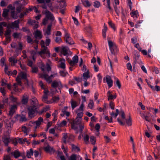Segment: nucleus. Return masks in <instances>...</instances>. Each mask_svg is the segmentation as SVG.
<instances>
[{
  "instance_id": "60",
  "label": "nucleus",
  "mask_w": 160,
  "mask_h": 160,
  "mask_svg": "<svg viewBox=\"0 0 160 160\" xmlns=\"http://www.w3.org/2000/svg\"><path fill=\"white\" fill-rule=\"evenodd\" d=\"M143 21L142 20H141L140 21H138L137 22V23L136 24V25L135 26V27L136 28H138V27H139L140 26V24H141V23H142Z\"/></svg>"
},
{
  "instance_id": "33",
  "label": "nucleus",
  "mask_w": 160,
  "mask_h": 160,
  "mask_svg": "<svg viewBox=\"0 0 160 160\" xmlns=\"http://www.w3.org/2000/svg\"><path fill=\"white\" fill-rule=\"evenodd\" d=\"M11 16L12 18L14 19H16L18 18V13L14 10L11 12Z\"/></svg>"
},
{
  "instance_id": "31",
  "label": "nucleus",
  "mask_w": 160,
  "mask_h": 160,
  "mask_svg": "<svg viewBox=\"0 0 160 160\" xmlns=\"http://www.w3.org/2000/svg\"><path fill=\"white\" fill-rule=\"evenodd\" d=\"M31 11V9L30 8H27L25 12L20 13L19 15V17L20 18H22L24 15H26L27 13H28Z\"/></svg>"
},
{
  "instance_id": "9",
  "label": "nucleus",
  "mask_w": 160,
  "mask_h": 160,
  "mask_svg": "<svg viewBox=\"0 0 160 160\" xmlns=\"http://www.w3.org/2000/svg\"><path fill=\"white\" fill-rule=\"evenodd\" d=\"M108 41L109 49L111 53H113L114 50L117 48V46L114 42H112L109 38H108Z\"/></svg>"
},
{
  "instance_id": "36",
  "label": "nucleus",
  "mask_w": 160,
  "mask_h": 160,
  "mask_svg": "<svg viewBox=\"0 0 160 160\" xmlns=\"http://www.w3.org/2000/svg\"><path fill=\"white\" fill-rule=\"evenodd\" d=\"M2 140L5 145L7 146L9 142L10 138L9 137L4 136Z\"/></svg>"
},
{
  "instance_id": "4",
  "label": "nucleus",
  "mask_w": 160,
  "mask_h": 160,
  "mask_svg": "<svg viewBox=\"0 0 160 160\" xmlns=\"http://www.w3.org/2000/svg\"><path fill=\"white\" fill-rule=\"evenodd\" d=\"M28 76V75L26 71L21 72L16 78L18 84L20 85L21 84V79H26Z\"/></svg>"
},
{
  "instance_id": "50",
  "label": "nucleus",
  "mask_w": 160,
  "mask_h": 160,
  "mask_svg": "<svg viewBox=\"0 0 160 160\" xmlns=\"http://www.w3.org/2000/svg\"><path fill=\"white\" fill-rule=\"evenodd\" d=\"M90 141L92 144L95 145L96 142L95 137L93 136H91L90 137Z\"/></svg>"
},
{
  "instance_id": "10",
  "label": "nucleus",
  "mask_w": 160,
  "mask_h": 160,
  "mask_svg": "<svg viewBox=\"0 0 160 160\" xmlns=\"http://www.w3.org/2000/svg\"><path fill=\"white\" fill-rule=\"evenodd\" d=\"M19 21L18 20H16L13 22L9 23L7 25V28H11L12 29L17 28H19Z\"/></svg>"
},
{
  "instance_id": "41",
  "label": "nucleus",
  "mask_w": 160,
  "mask_h": 160,
  "mask_svg": "<svg viewBox=\"0 0 160 160\" xmlns=\"http://www.w3.org/2000/svg\"><path fill=\"white\" fill-rule=\"evenodd\" d=\"M100 5V2L98 1H95L93 3V6L95 8H99Z\"/></svg>"
},
{
  "instance_id": "1",
  "label": "nucleus",
  "mask_w": 160,
  "mask_h": 160,
  "mask_svg": "<svg viewBox=\"0 0 160 160\" xmlns=\"http://www.w3.org/2000/svg\"><path fill=\"white\" fill-rule=\"evenodd\" d=\"M51 64V62L50 61L47 63L46 65L45 66L44 64L42 62H40L39 64V66L41 69L42 71L43 72L42 73H39V77L42 78H43L46 80V81L48 83H50L52 81V79L51 78H53L55 76L57 75V74H52L50 76L46 73L45 71L47 72H49L51 71V68L50 65Z\"/></svg>"
},
{
  "instance_id": "59",
  "label": "nucleus",
  "mask_w": 160,
  "mask_h": 160,
  "mask_svg": "<svg viewBox=\"0 0 160 160\" xmlns=\"http://www.w3.org/2000/svg\"><path fill=\"white\" fill-rule=\"evenodd\" d=\"M76 112L77 113V116L76 118H80V119H82V117L83 116V112H78V111Z\"/></svg>"
},
{
  "instance_id": "15",
  "label": "nucleus",
  "mask_w": 160,
  "mask_h": 160,
  "mask_svg": "<svg viewBox=\"0 0 160 160\" xmlns=\"http://www.w3.org/2000/svg\"><path fill=\"white\" fill-rule=\"evenodd\" d=\"M106 82L109 88L111 87L113 85V81L109 76L107 75L105 77Z\"/></svg>"
},
{
  "instance_id": "47",
  "label": "nucleus",
  "mask_w": 160,
  "mask_h": 160,
  "mask_svg": "<svg viewBox=\"0 0 160 160\" xmlns=\"http://www.w3.org/2000/svg\"><path fill=\"white\" fill-rule=\"evenodd\" d=\"M2 102L3 104L6 106H8L9 104V103L8 101V98H5L3 99Z\"/></svg>"
},
{
  "instance_id": "44",
  "label": "nucleus",
  "mask_w": 160,
  "mask_h": 160,
  "mask_svg": "<svg viewBox=\"0 0 160 160\" xmlns=\"http://www.w3.org/2000/svg\"><path fill=\"white\" fill-rule=\"evenodd\" d=\"M89 136L88 135L86 134L84 135L83 137V139L84 140L85 142V143L88 144L89 143Z\"/></svg>"
},
{
  "instance_id": "43",
  "label": "nucleus",
  "mask_w": 160,
  "mask_h": 160,
  "mask_svg": "<svg viewBox=\"0 0 160 160\" xmlns=\"http://www.w3.org/2000/svg\"><path fill=\"white\" fill-rule=\"evenodd\" d=\"M107 4L106 5L105 3H104L106 7L108 8L109 10H111V7L110 6L111 1L110 0H106Z\"/></svg>"
},
{
  "instance_id": "12",
  "label": "nucleus",
  "mask_w": 160,
  "mask_h": 160,
  "mask_svg": "<svg viewBox=\"0 0 160 160\" xmlns=\"http://www.w3.org/2000/svg\"><path fill=\"white\" fill-rule=\"evenodd\" d=\"M43 121V119L41 117H39L38 120L35 121L33 122L34 124H35L36 126L34 127L35 129V131H36V129L41 124V123Z\"/></svg>"
},
{
  "instance_id": "2",
  "label": "nucleus",
  "mask_w": 160,
  "mask_h": 160,
  "mask_svg": "<svg viewBox=\"0 0 160 160\" xmlns=\"http://www.w3.org/2000/svg\"><path fill=\"white\" fill-rule=\"evenodd\" d=\"M31 103L33 105L29 107L28 108V111L29 117L32 118L35 116L36 107L38 104V101L35 97L32 98Z\"/></svg>"
},
{
  "instance_id": "13",
  "label": "nucleus",
  "mask_w": 160,
  "mask_h": 160,
  "mask_svg": "<svg viewBox=\"0 0 160 160\" xmlns=\"http://www.w3.org/2000/svg\"><path fill=\"white\" fill-rule=\"evenodd\" d=\"M61 54L64 56H66L68 54V52H70L69 48L67 47H62L60 49Z\"/></svg>"
},
{
  "instance_id": "54",
  "label": "nucleus",
  "mask_w": 160,
  "mask_h": 160,
  "mask_svg": "<svg viewBox=\"0 0 160 160\" xmlns=\"http://www.w3.org/2000/svg\"><path fill=\"white\" fill-rule=\"evenodd\" d=\"M10 28H7L5 32V33L4 34L5 36H10V34L11 32V30Z\"/></svg>"
},
{
  "instance_id": "40",
  "label": "nucleus",
  "mask_w": 160,
  "mask_h": 160,
  "mask_svg": "<svg viewBox=\"0 0 160 160\" xmlns=\"http://www.w3.org/2000/svg\"><path fill=\"white\" fill-rule=\"evenodd\" d=\"M71 105L72 110L78 106V103L76 101L72 100L71 101Z\"/></svg>"
},
{
  "instance_id": "38",
  "label": "nucleus",
  "mask_w": 160,
  "mask_h": 160,
  "mask_svg": "<svg viewBox=\"0 0 160 160\" xmlns=\"http://www.w3.org/2000/svg\"><path fill=\"white\" fill-rule=\"evenodd\" d=\"M48 95H45L43 96L42 98V101L45 103H52V102L50 101H48L47 100Z\"/></svg>"
},
{
  "instance_id": "24",
  "label": "nucleus",
  "mask_w": 160,
  "mask_h": 160,
  "mask_svg": "<svg viewBox=\"0 0 160 160\" xmlns=\"http://www.w3.org/2000/svg\"><path fill=\"white\" fill-rule=\"evenodd\" d=\"M130 15L135 20H136L137 19L139 16L138 12L137 10L134 12L133 11L131 12Z\"/></svg>"
},
{
  "instance_id": "46",
  "label": "nucleus",
  "mask_w": 160,
  "mask_h": 160,
  "mask_svg": "<svg viewBox=\"0 0 160 160\" xmlns=\"http://www.w3.org/2000/svg\"><path fill=\"white\" fill-rule=\"evenodd\" d=\"M83 4L85 7H89L91 6V3L88 0H86L83 2Z\"/></svg>"
},
{
  "instance_id": "5",
  "label": "nucleus",
  "mask_w": 160,
  "mask_h": 160,
  "mask_svg": "<svg viewBox=\"0 0 160 160\" xmlns=\"http://www.w3.org/2000/svg\"><path fill=\"white\" fill-rule=\"evenodd\" d=\"M82 119L80 118H76L71 124L72 128L77 130L78 128L79 125L81 124Z\"/></svg>"
},
{
  "instance_id": "57",
  "label": "nucleus",
  "mask_w": 160,
  "mask_h": 160,
  "mask_svg": "<svg viewBox=\"0 0 160 160\" xmlns=\"http://www.w3.org/2000/svg\"><path fill=\"white\" fill-rule=\"evenodd\" d=\"M60 74L62 77H64L67 75L68 74L67 72L65 70L61 71H60Z\"/></svg>"
},
{
  "instance_id": "6",
  "label": "nucleus",
  "mask_w": 160,
  "mask_h": 160,
  "mask_svg": "<svg viewBox=\"0 0 160 160\" xmlns=\"http://www.w3.org/2000/svg\"><path fill=\"white\" fill-rule=\"evenodd\" d=\"M65 36L64 37L66 42L70 45H72L74 43V42L70 36V35L67 32V31L64 30Z\"/></svg>"
},
{
  "instance_id": "42",
  "label": "nucleus",
  "mask_w": 160,
  "mask_h": 160,
  "mask_svg": "<svg viewBox=\"0 0 160 160\" xmlns=\"http://www.w3.org/2000/svg\"><path fill=\"white\" fill-rule=\"evenodd\" d=\"M71 146L72 149L73 151L75 152H78L80 151V148L77 146H75V145L73 144H72Z\"/></svg>"
},
{
  "instance_id": "61",
  "label": "nucleus",
  "mask_w": 160,
  "mask_h": 160,
  "mask_svg": "<svg viewBox=\"0 0 160 160\" xmlns=\"http://www.w3.org/2000/svg\"><path fill=\"white\" fill-rule=\"evenodd\" d=\"M18 61L19 62V64L20 66V67L23 70L25 71H26V67L25 65H24L22 64L21 63V62L19 61V60H18Z\"/></svg>"
},
{
  "instance_id": "52",
  "label": "nucleus",
  "mask_w": 160,
  "mask_h": 160,
  "mask_svg": "<svg viewBox=\"0 0 160 160\" xmlns=\"http://www.w3.org/2000/svg\"><path fill=\"white\" fill-rule=\"evenodd\" d=\"M119 113V110L118 109H116V112L115 113H114V112H112L110 113V115L112 117H114L115 118H116Z\"/></svg>"
},
{
  "instance_id": "37",
  "label": "nucleus",
  "mask_w": 160,
  "mask_h": 160,
  "mask_svg": "<svg viewBox=\"0 0 160 160\" xmlns=\"http://www.w3.org/2000/svg\"><path fill=\"white\" fill-rule=\"evenodd\" d=\"M70 114V113L69 112L66 111L65 110H62V113L61 114V116H63L66 115L67 117H68L69 116Z\"/></svg>"
},
{
  "instance_id": "11",
  "label": "nucleus",
  "mask_w": 160,
  "mask_h": 160,
  "mask_svg": "<svg viewBox=\"0 0 160 160\" xmlns=\"http://www.w3.org/2000/svg\"><path fill=\"white\" fill-rule=\"evenodd\" d=\"M52 87L55 88H62V86L60 81L59 80H54L53 81L52 83Z\"/></svg>"
},
{
  "instance_id": "48",
  "label": "nucleus",
  "mask_w": 160,
  "mask_h": 160,
  "mask_svg": "<svg viewBox=\"0 0 160 160\" xmlns=\"http://www.w3.org/2000/svg\"><path fill=\"white\" fill-rule=\"evenodd\" d=\"M19 120L21 122L25 121L27 120V119L24 115H19L18 116Z\"/></svg>"
},
{
  "instance_id": "29",
  "label": "nucleus",
  "mask_w": 160,
  "mask_h": 160,
  "mask_svg": "<svg viewBox=\"0 0 160 160\" xmlns=\"http://www.w3.org/2000/svg\"><path fill=\"white\" fill-rule=\"evenodd\" d=\"M28 95L27 94H24L22 100V103L24 104H26L28 102Z\"/></svg>"
},
{
  "instance_id": "16",
  "label": "nucleus",
  "mask_w": 160,
  "mask_h": 160,
  "mask_svg": "<svg viewBox=\"0 0 160 160\" xmlns=\"http://www.w3.org/2000/svg\"><path fill=\"white\" fill-rule=\"evenodd\" d=\"M19 143L21 144H24L26 142L27 144H29V142L28 141L26 138H18L17 139V143Z\"/></svg>"
},
{
  "instance_id": "51",
  "label": "nucleus",
  "mask_w": 160,
  "mask_h": 160,
  "mask_svg": "<svg viewBox=\"0 0 160 160\" xmlns=\"http://www.w3.org/2000/svg\"><path fill=\"white\" fill-rule=\"evenodd\" d=\"M100 128V125L98 123H97L96 124L95 127V128L97 132V135H98L99 134V130Z\"/></svg>"
},
{
  "instance_id": "17",
  "label": "nucleus",
  "mask_w": 160,
  "mask_h": 160,
  "mask_svg": "<svg viewBox=\"0 0 160 160\" xmlns=\"http://www.w3.org/2000/svg\"><path fill=\"white\" fill-rule=\"evenodd\" d=\"M9 10L7 9H4L3 10L2 13V16L7 20H9L10 18L8 16Z\"/></svg>"
},
{
  "instance_id": "27",
  "label": "nucleus",
  "mask_w": 160,
  "mask_h": 160,
  "mask_svg": "<svg viewBox=\"0 0 160 160\" xmlns=\"http://www.w3.org/2000/svg\"><path fill=\"white\" fill-rule=\"evenodd\" d=\"M110 91H108L107 92V96L108 98V100H112L116 98V95L112 94Z\"/></svg>"
},
{
  "instance_id": "18",
  "label": "nucleus",
  "mask_w": 160,
  "mask_h": 160,
  "mask_svg": "<svg viewBox=\"0 0 160 160\" xmlns=\"http://www.w3.org/2000/svg\"><path fill=\"white\" fill-rule=\"evenodd\" d=\"M17 109V106L16 105H14L12 106L10 108V110L9 112V115L12 116L14 113L15 110Z\"/></svg>"
},
{
  "instance_id": "26",
  "label": "nucleus",
  "mask_w": 160,
  "mask_h": 160,
  "mask_svg": "<svg viewBox=\"0 0 160 160\" xmlns=\"http://www.w3.org/2000/svg\"><path fill=\"white\" fill-rule=\"evenodd\" d=\"M35 37L36 38L41 39L42 38L41 32L38 30H36L34 32Z\"/></svg>"
},
{
  "instance_id": "64",
  "label": "nucleus",
  "mask_w": 160,
  "mask_h": 160,
  "mask_svg": "<svg viewBox=\"0 0 160 160\" xmlns=\"http://www.w3.org/2000/svg\"><path fill=\"white\" fill-rule=\"evenodd\" d=\"M108 24L109 26L111 27L114 30H115V25L112 23V21H110L108 22Z\"/></svg>"
},
{
  "instance_id": "19",
  "label": "nucleus",
  "mask_w": 160,
  "mask_h": 160,
  "mask_svg": "<svg viewBox=\"0 0 160 160\" xmlns=\"http://www.w3.org/2000/svg\"><path fill=\"white\" fill-rule=\"evenodd\" d=\"M5 127L8 129V132H9V131H10L11 130V128L12 124L11 122L8 119H6L5 120Z\"/></svg>"
},
{
  "instance_id": "30",
  "label": "nucleus",
  "mask_w": 160,
  "mask_h": 160,
  "mask_svg": "<svg viewBox=\"0 0 160 160\" xmlns=\"http://www.w3.org/2000/svg\"><path fill=\"white\" fill-rule=\"evenodd\" d=\"M62 135L63 137L62 142L63 143L66 144L67 143V139L68 138V136L67 134L66 133H63Z\"/></svg>"
},
{
  "instance_id": "22",
  "label": "nucleus",
  "mask_w": 160,
  "mask_h": 160,
  "mask_svg": "<svg viewBox=\"0 0 160 160\" xmlns=\"http://www.w3.org/2000/svg\"><path fill=\"white\" fill-rule=\"evenodd\" d=\"M22 131L24 133L25 136L27 135L29 132V128H27L25 126H22L21 127Z\"/></svg>"
},
{
  "instance_id": "34",
  "label": "nucleus",
  "mask_w": 160,
  "mask_h": 160,
  "mask_svg": "<svg viewBox=\"0 0 160 160\" xmlns=\"http://www.w3.org/2000/svg\"><path fill=\"white\" fill-rule=\"evenodd\" d=\"M9 61L12 63V65H14L18 61L14 57H12L9 58Z\"/></svg>"
},
{
  "instance_id": "62",
  "label": "nucleus",
  "mask_w": 160,
  "mask_h": 160,
  "mask_svg": "<svg viewBox=\"0 0 160 160\" xmlns=\"http://www.w3.org/2000/svg\"><path fill=\"white\" fill-rule=\"evenodd\" d=\"M10 99L12 102L18 103L17 98L14 97L13 96H11L10 97Z\"/></svg>"
},
{
  "instance_id": "25",
  "label": "nucleus",
  "mask_w": 160,
  "mask_h": 160,
  "mask_svg": "<svg viewBox=\"0 0 160 160\" xmlns=\"http://www.w3.org/2000/svg\"><path fill=\"white\" fill-rule=\"evenodd\" d=\"M60 63L59 67L63 69H65L66 68L65 64V60L64 59H61L60 60Z\"/></svg>"
},
{
  "instance_id": "32",
  "label": "nucleus",
  "mask_w": 160,
  "mask_h": 160,
  "mask_svg": "<svg viewBox=\"0 0 160 160\" xmlns=\"http://www.w3.org/2000/svg\"><path fill=\"white\" fill-rule=\"evenodd\" d=\"M80 156L78 155L73 154L70 157L69 160H76V159H79V158H80Z\"/></svg>"
},
{
  "instance_id": "63",
  "label": "nucleus",
  "mask_w": 160,
  "mask_h": 160,
  "mask_svg": "<svg viewBox=\"0 0 160 160\" xmlns=\"http://www.w3.org/2000/svg\"><path fill=\"white\" fill-rule=\"evenodd\" d=\"M27 41L28 43H30L31 44L33 43V41L32 39L29 36H27Z\"/></svg>"
},
{
  "instance_id": "45",
  "label": "nucleus",
  "mask_w": 160,
  "mask_h": 160,
  "mask_svg": "<svg viewBox=\"0 0 160 160\" xmlns=\"http://www.w3.org/2000/svg\"><path fill=\"white\" fill-rule=\"evenodd\" d=\"M94 102L93 100H90V102L88 104V107L91 109H92L93 108L94 106Z\"/></svg>"
},
{
  "instance_id": "39",
  "label": "nucleus",
  "mask_w": 160,
  "mask_h": 160,
  "mask_svg": "<svg viewBox=\"0 0 160 160\" xmlns=\"http://www.w3.org/2000/svg\"><path fill=\"white\" fill-rule=\"evenodd\" d=\"M61 148L62 150L63 151V152L66 156L67 157H68V155L67 152L68 151V148L67 147H65L63 145H62L61 146Z\"/></svg>"
},
{
  "instance_id": "14",
  "label": "nucleus",
  "mask_w": 160,
  "mask_h": 160,
  "mask_svg": "<svg viewBox=\"0 0 160 160\" xmlns=\"http://www.w3.org/2000/svg\"><path fill=\"white\" fill-rule=\"evenodd\" d=\"M45 14L46 15V18L48 19H49L52 21H53L54 19V18L53 15L48 11L46 10L45 11Z\"/></svg>"
},
{
  "instance_id": "20",
  "label": "nucleus",
  "mask_w": 160,
  "mask_h": 160,
  "mask_svg": "<svg viewBox=\"0 0 160 160\" xmlns=\"http://www.w3.org/2000/svg\"><path fill=\"white\" fill-rule=\"evenodd\" d=\"M44 150L47 152H54V150L53 148L50 146L49 145H48L46 146L44 148Z\"/></svg>"
},
{
  "instance_id": "23",
  "label": "nucleus",
  "mask_w": 160,
  "mask_h": 160,
  "mask_svg": "<svg viewBox=\"0 0 160 160\" xmlns=\"http://www.w3.org/2000/svg\"><path fill=\"white\" fill-rule=\"evenodd\" d=\"M90 77L89 75V72L88 71L84 72L82 76V79L83 81H87V79L89 78Z\"/></svg>"
},
{
  "instance_id": "53",
  "label": "nucleus",
  "mask_w": 160,
  "mask_h": 160,
  "mask_svg": "<svg viewBox=\"0 0 160 160\" xmlns=\"http://www.w3.org/2000/svg\"><path fill=\"white\" fill-rule=\"evenodd\" d=\"M55 42L58 43H60L62 42V40L60 37H56L55 38Z\"/></svg>"
},
{
  "instance_id": "35",
  "label": "nucleus",
  "mask_w": 160,
  "mask_h": 160,
  "mask_svg": "<svg viewBox=\"0 0 160 160\" xmlns=\"http://www.w3.org/2000/svg\"><path fill=\"white\" fill-rule=\"evenodd\" d=\"M74 136L70 135L68 137V138L67 139V143H68L69 144H70L71 142L73 141L74 140Z\"/></svg>"
},
{
  "instance_id": "55",
  "label": "nucleus",
  "mask_w": 160,
  "mask_h": 160,
  "mask_svg": "<svg viewBox=\"0 0 160 160\" xmlns=\"http://www.w3.org/2000/svg\"><path fill=\"white\" fill-rule=\"evenodd\" d=\"M7 0H2L0 2V6L2 7H5L8 4V2H6L5 1Z\"/></svg>"
},
{
  "instance_id": "3",
  "label": "nucleus",
  "mask_w": 160,
  "mask_h": 160,
  "mask_svg": "<svg viewBox=\"0 0 160 160\" xmlns=\"http://www.w3.org/2000/svg\"><path fill=\"white\" fill-rule=\"evenodd\" d=\"M40 45L42 47V49L41 51L38 52L39 54L42 58H44V55L46 54L49 57L50 55V53L48 50V48L45 46V42L42 40L40 42Z\"/></svg>"
},
{
  "instance_id": "58",
  "label": "nucleus",
  "mask_w": 160,
  "mask_h": 160,
  "mask_svg": "<svg viewBox=\"0 0 160 160\" xmlns=\"http://www.w3.org/2000/svg\"><path fill=\"white\" fill-rule=\"evenodd\" d=\"M22 30L23 32H28V34H29L30 35H31V33L30 32V31L29 29L26 27H23L22 28Z\"/></svg>"
},
{
  "instance_id": "49",
  "label": "nucleus",
  "mask_w": 160,
  "mask_h": 160,
  "mask_svg": "<svg viewBox=\"0 0 160 160\" xmlns=\"http://www.w3.org/2000/svg\"><path fill=\"white\" fill-rule=\"evenodd\" d=\"M58 114V112L56 110H55L54 112L52 114V116L53 117V120L54 121H55L57 119V115Z\"/></svg>"
},
{
  "instance_id": "56",
  "label": "nucleus",
  "mask_w": 160,
  "mask_h": 160,
  "mask_svg": "<svg viewBox=\"0 0 160 160\" xmlns=\"http://www.w3.org/2000/svg\"><path fill=\"white\" fill-rule=\"evenodd\" d=\"M126 122L127 125L128 126H131L132 124V120L130 117H129L128 119H126Z\"/></svg>"
},
{
  "instance_id": "8",
  "label": "nucleus",
  "mask_w": 160,
  "mask_h": 160,
  "mask_svg": "<svg viewBox=\"0 0 160 160\" xmlns=\"http://www.w3.org/2000/svg\"><path fill=\"white\" fill-rule=\"evenodd\" d=\"M10 154L11 156H13V157L16 158H17L21 156L22 158V159H19V160H23L25 158V156L22 154L18 150H15L13 152H12Z\"/></svg>"
},
{
  "instance_id": "7",
  "label": "nucleus",
  "mask_w": 160,
  "mask_h": 160,
  "mask_svg": "<svg viewBox=\"0 0 160 160\" xmlns=\"http://www.w3.org/2000/svg\"><path fill=\"white\" fill-rule=\"evenodd\" d=\"M68 62L70 66H76L78 61V57L77 55H75L72 58V59H67Z\"/></svg>"
},
{
  "instance_id": "28",
  "label": "nucleus",
  "mask_w": 160,
  "mask_h": 160,
  "mask_svg": "<svg viewBox=\"0 0 160 160\" xmlns=\"http://www.w3.org/2000/svg\"><path fill=\"white\" fill-rule=\"evenodd\" d=\"M33 151L32 148L30 149L29 150H27L26 152V156L28 158H31L33 155Z\"/></svg>"
},
{
  "instance_id": "21",
  "label": "nucleus",
  "mask_w": 160,
  "mask_h": 160,
  "mask_svg": "<svg viewBox=\"0 0 160 160\" xmlns=\"http://www.w3.org/2000/svg\"><path fill=\"white\" fill-rule=\"evenodd\" d=\"M52 26V24H49L48 25L47 29L43 30L45 35H49L51 34V30Z\"/></svg>"
}]
</instances>
